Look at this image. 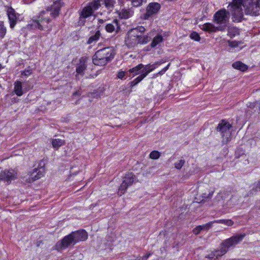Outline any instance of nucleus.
<instances>
[{
	"mask_svg": "<svg viewBox=\"0 0 260 260\" xmlns=\"http://www.w3.org/2000/svg\"><path fill=\"white\" fill-rule=\"evenodd\" d=\"M234 22H241L243 19V12L246 15L257 16L259 15L260 2L259 0H233L229 5Z\"/></svg>",
	"mask_w": 260,
	"mask_h": 260,
	"instance_id": "1",
	"label": "nucleus"
},
{
	"mask_svg": "<svg viewBox=\"0 0 260 260\" xmlns=\"http://www.w3.org/2000/svg\"><path fill=\"white\" fill-rule=\"evenodd\" d=\"M62 7L60 0H54L52 4L47 7L46 11H41L39 16L34 17L32 19L31 26L38 28L40 30L48 27V24L50 22L49 18V12L50 15L53 17H57L59 13L60 9Z\"/></svg>",
	"mask_w": 260,
	"mask_h": 260,
	"instance_id": "2",
	"label": "nucleus"
},
{
	"mask_svg": "<svg viewBox=\"0 0 260 260\" xmlns=\"http://www.w3.org/2000/svg\"><path fill=\"white\" fill-rule=\"evenodd\" d=\"M145 28L142 26H139L130 29L127 33L125 39V44L128 48H132L138 44L144 45L147 44L150 38L148 35H143Z\"/></svg>",
	"mask_w": 260,
	"mask_h": 260,
	"instance_id": "3",
	"label": "nucleus"
},
{
	"mask_svg": "<svg viewBox=\"0 0 260 260\" xmlns=\"http://www.w3.org/2000/svg\"><path fill=\"white\" fill-rule=\"evenodd\" d=\"M115 55L112 47H106L98 50L92 56V62L96 66H103L111 61Z\"/></svg>",
	"mask_w": 260,
	"mask_h": 260,
	"instance_id": "4",
	"label": "nucleus"
},
{
	"mask_svg": "<svg viewBox=\"0 0 260 260\" xmlns=\"http://www.w3.org/2000/svg\"><path fill=\"white\" fill-rule=\"evenodd\" d=\"M229 18V12L224 9H221L215 13L214 22L218 25L219 30L222 31L225 28Z\"/></svg>",
	"mask_w": 260,
	"mask_h": 260,
	"instance_id": "5",
	"label": "nucleus"
},
{
	"mask_svg": "<svg viewBox=\"0 0 260 260\" xmlns=\"http://www.w3.org/2000/svg\"><path fill=\"white\" fill-rule=\"evenodd\" d=\"M245 236V234H237L224 240L220 245L221 254H225L230 248L234 247L242 241Z\"/></svg>",
	"mask_w": 260,
	"mask_h": 260,
	"instance_id": "6",
	"label": "nucleus"
},
{
	"mask_svg": "<svg viewBox=\"0 0 260 260\" xmlns=\"http://www.w3.org/2000/svg\"><path fill=\"white\" fill-rule=\"evenodd\" d=\"M231 124L225 120H222L218 125L217 130L220 133L222 142L227 143L231 140Z\"/></svg>",
	"mask_w": 260,
	"mask_h": 260,
	"instance_id": "7",
	"label": "nucleus"
},
{
	"mask_svg": "<svg viewBox=\"0 0 260 260\" xmlns=\"http://www.w3.org/2000/svg\"><path fill=\"white\" fill-rule=\"evenodd\" d=\"M101 6L100 0H94L93 2L89 3L88 6L82 9L80 13V21H82V19L91 16L94 12L98 10Z\"/></svg>",
	"mask_w": 260,
	"mask_h": 260,
	"instance_id": "8",
	"label": "nucleus"
},
{
	"mask_svg": "<svg viewBox=\"0 0 260 260\" xmlns=\"http://www.w3.org/2000/svg\"><path fill=\"white\" fill-rule=\"evenodd\" d=\"M136 178L132 173H127L123 178V181L119 187L118 194H123L127 187L136 181Z\"/></svg>",
	"mask_w": 260,
	"mask_h": 260,
	"instance_id": "9",
	"label": "nucleus"
},
{
	"mask_svg": "<svg viewBox=\"0 0 260 260\" xmlns=\"http://www.w3.org/2000/svg\"><path fill=\"white\" fill-rule=\"evenodd\" d=\"M76 244L71 234L66 236L61 240L56 243L55 249L58 251L64 250L68 247Z\"/></svg>",
	"mask_w": 260,
	"mask_h": 260,
	"instance_id": "10",
	"label": "nucleus"
},
{
	"mask_svg": "<svg viewBox=\"0 0 260 260\" xmlns=\"http://www.w3.org/2000/svg\"><path fill=\"white\" fill-rule=\"evenodd\" d=\"M160 9V5L156 2L149 3L146 7V12L143 15L144 20H148L153 15L157 14Z\"/></svg>",
	"mask_w": 260,
	"mask_h": 260,
	"instance_id": "11",
	"label": "nucleus"
},
{
	"mask_svg": "<svg viewBox=\"0 0 260 260\" xmlns=\"http://www.w3.org/2000/svg\"><path fill=\"white\" fill-rule=\"evenodd\" d=\"M17 178V173L13 169L5 170L0 173V179L9 184Z\"/></svg>",
	"mask_w": 260,
	"mask_h": 260,
	"instance_id": "12",
	"label": "nucleus"
},
{
	"mask_svg": "<svg viewBox=\"0 0 260 260\" xmlns=\"http://www.w3.org/2000/svg\"><path fill=\"white\" fill-rule=\"evenodd\" d=\"M71 234L76 244L81 241H84L88 238V234L84 230L73 232Z\"/></svg>",
	"mask_w": 260,
	"mask_h": 260,
	"instance_id": "13",
	"label": "nucleus"
},
{
	"mask_svg": "<svg viewBox=\"0 0 260 260\" xmlns=\"http://www.w3.org/2000/svg\"><path fill=\"white\" fill-rule=\"evenodd\" d=\"M163 62L161 61H156L153 64H148L147 65H144L142 68V75L145 78L148 75L149 73L152 72L156 68L162 64Z\"/></svg>",
	"mask_w": 260,
	"mask_h": 260,
	"instance_id": "14",
	"label": "nucleus"
},
{
	"mask_svg": "<svg viewBox=\"0 0 260 260\" xmlns=\"http://www.w3.org/2000/svg\"><path fill=\"white\" fill-rule=\"evenodd\" d=\"M7 14L9 21L10 27L11 28H13L16 24L17 20L15 11L11 7H7Z\"/></svg>",
	"mask_w": 260,
	"mask_h": 260,
	"instance_id": "15",
	"label": "nucleus"
},
{
	"mask_svg": "<svg viewBox=\"0 0 260 260\" xmlns=\"http://www.w3.org/2000/svg\"><path fill=\"white\" fill-rule=\"evenodd\" d=\"M88 58L86 57H82L79 59V63H77L76 66V72L77 75L83 76L84 74V71L87 68Z\"/></svg>",
	"mask_w": 260,
	"mask_h": 260,
	"instance_id": "16",
	"label": "nucleus"
},
{
	"mask_svg": "<svg viewBox=\"0 0 260 260\" xmlns=\"http://www.w3.org/2000/svg\"><path fill=\"white\" fill-rule=\"evenodd\" d=\"M45 173V169L43 167L36 168L30 175V178L32 181L37 180L42 177Z\"/></svg>",
	"mask_w": 260,
	"mask_h": 260,
	"instance_id": "17",
	"label": "nucleus"
},
{
	"mask_svg": "<svg viewBox=\"0 0 260 260\" xmlns=\"http://www.w3.org/2000/svg\"><path fill=\"white\" fill-rule=\"evenodd\" d=\"M14 91L15 93L18 96H21L23 95L24 91H28L30 88H24L22 89V83L21 81H16L14 84Z\"/></svg>",
	"mask_w": 260,
	"mask_h": 260,
	"instance_id": "18",
	"label": "nucleus"
},
{
	"mask_svg": "<svg viewBox=\"0 0 260 260\" xmlns=\"http://www.w3.org/2000/svg\"><path fill=\"white\" fill-rule=\"evenodd\" d=\"M119 27L118 21L114 19L111 23L106 24L105 29L108 32L112 33L115 30L117 31Z\"/></svg>",
	"mask_w": 260,
	"mask_h": 260,
	"instance_id": "19",
	"label": "nucleus"
},
{
	"mask_svg": "<svg viewBox=\"0 0 260 260\" xmlns=\"http://www.w3.org/2000/svg\"><path fill=\"white\" fill-rule=\"evenodd\" d=\"M119 17L120 19H127L131 17L133 13L129 9H123L117 12Z\"/></svg>",
	"mask_w": 260,
	"mask_h": 260,
	"instance_id": "20",
	"label": "nucleus"
},
{
	"mask_svg": "<svg viewBox=\"0 0 260 260\" xmlns=\"http://www.w3.org/2000/svg\"><path fill=\"white\" fill-rule=\"evenodd\" d=\"M201 28L205 31L209 32H214L217 30H219L218 29V26H215L212 23H206L202 25Z\"/></svg>",
	"mask_w": 260,
	"mask_h": 260,
	"instance_id": "21",
	"label": "nucleus"
},
{
	"mask_svg": "<svg viewBox=\"0 0 260 260\" xmlns=\"http://www.w3.org/2000/svg\"><path fill=\"white\" fill-rule=\"evenodd\" d=\"M143 67V64L142 63H140L137 66L129 69L128 72L129 73H133V77H134L137 75H141L142 73Z\"/></svg>",
	"mask_w": 260,
	"mask_h": 260,
	"instance_id": "22",
	"label": "nucleus"
},
{
	"mask_svg": "<svg viewBox=\"0 0 260 260\" xmlns=\"http://www.w3.org/2000/svg\"><path fill=\"white\" fill-rule=\"evenodd\" d=\"M101 37V33L100 30H97L94 35H91L87 41L88 44H91L97 42Z\"/></svg>",
	"mask_w": 260,
	"mask_h": 260,
	"instance_id": "23",
	"label": "nucleus"
},
{
	"mask_svg": "<svg viewBox=\"0 0 260 260\" xmlns=\"http://www.w3.org/2000/svg\"><path fill=\"white\" fill-rule=\"evenodd\" d=\"M232 67L236 69L239 70L241 71H246L248 67L244 63H242L241 61H236L233 63Z\"/></svg>",
	"mask_w": 260,
	"mask_h": 260,
	"instance_id": "24",
	"label": "nucleus"
},
{
	"mask_svg": "<svg viewBox=\"0 0 260 260\" xmlns=\"http://www.w3.org/2000/svg\"><path fill=\"white\" fill-rule=\"evenodd\" d=\"M163 41V37L161 35H157L155 37H154L151 43V47L152 48H154L158 44L161 43Z\"/></svg>",
	"mask_w": 260,
	"mask_h": 260,
	"instance_id": "25",
	"label": "nucleus"
},
{
	"mask_svg": "<svg viewBox=\"0 0 260 260\" xmlns=\"http://www.w3.org/2000/svg\"><path fill=\"white\" fill-rule=\"evenodd\" d=\"M64 141L62 139H54L52 140V146L56 149H58L60 146L64 145Z\"/></svg>",
	"mask_w": 260,
	"mask_h": 260,
	"instance_id": "26",
	"label": "nucleus"
},
{
	"mask_svg": "<svg viewBox=\"0 0 260 260\" xmlns=\"http://www.w3.org/2000/svg\"><path fill=\"white\" fill-rule=\"evenodd\" d=\"M221 249L215 250L214 252H212L209 254L206 255L205 257L206 258H209L210 259H216L221 256L223 254H221L220 253Z\"/></svg>",
	"mask_w": 260,
	"mask_h": 260,
	"instance_id": "27",
	"label": "nucleus"
},
{
	"mask_svg": "<svg viewBox=\"0 0 260 260\" xmlns=\"http://www.w3.org/2000/svg\"><path fill=\"white\" fill-rule=\"evenodd\" d=\"M32 69L28 67L20 72V77L22 78H26L30 76L32 74Z\"/></svg>",
	"mask_w": 260,
	"mask_h": 260,
	"instance_id": "28",
	"label": "nucleus"
},
{
	"mask_svg": "<svg viewBox=\"0 0 260 260\" xmlns=\"http://www.w3.org/2000/svg\"><path fill=\"white\" fill-rule=\"evenodd\" d=\"M213 223H221L226 225L228 226H232L234 224V222L231 219H219L213 221Z\"/></svg>",
	"mask_w": 260,
	"mask_h": 260,
	"instance_id": "29",
	"label": "nucleus"
},
{
	"mask_svg": "<svg viewBox=\"0 0 260 260\" xmlns=\"http://www.w3.org/2000/svg\"><path fill=\"white\" fill-rule=\"evenodd\" d=\"M101 2H103L105 7L108 9H113L114 7L116 2L115 0H100Z\"/></svg>",
	"mask_w": 260,
	"mask_h": 260,
	"instance_id": "30",
	"label": "nucleus"
},
{
	"mask_svg": "<svg viewBox=\"0 0 260 260\" xmlns=\"http://www.w3.org/2000/svg\"><path fill=\"white\" fill-rule=\"evenodd\" d=\"M7 32V28L3 21H0V38L3 39Z\"/></svg>",
	"mask_w": 260,
	"mask_h": 260,
	"instance_id": "31",
	"label": "nucleus"
},
{
	"mask_svg": "<svg viewBox=\"0 0 260 260\" xmlns=\"http://www.w3.org/2000/svg\"><path fill=\"white\" fill-rule=\"evenodd\" d=\"M213 192L214 191L213 190H208L207 192L203 193L202 194V200L204 201L210 199L212 197Z\"/></svg>",
	"mask_w": 260,
	"mask_h": 260,
	"instance_id": "32",
	"label": "nucleus"
},
{
	"mask_svg": "<svg viewBox=\"0 0 260 260\" xmlns=\"http://www.w3.org/2000/svg\"><path fill=\"white\" fill-rule=\"evenodd\" d=\"M213 224V221H212L209 222L208 223H207L206 224L200 225V226L202 231H207L212 226Z\"/></svg>",
	"mask_w": 260,
	"mask_h": 260,
	"instance_id": "33",
	"label": "nucleus"
},
{
	"mask_svg": "<svg viewBox=\"0 0 260 260\" xmlns=\"http://www.w3.org/2000/svg\"><path fill=\"white\" fill-rule=\"evenodd\" d=\"M189 37L190 39L196 41H199L200 40V37L199 34L195 31L191 32L189 36Z\"/></svg>",
	"mask_w": 260,
	"mask_h": 260,
	"instance_id": "34",
	"label": "nucleus"
},
{
	"mask_svg": "<svg viewBox=\"0 0 260 260\" xmlns=\"http://www.w3.org/2000/svg\"><path fill=\"white\" fill-rule=\"evenodd\" d=\"M159 156L160 153L157 151H153L149 154L150 158L153 159H156L158 158Z\"/></svg>",
	"mask_w": 260,
	"mask_h": 260,
	"instance_id": "35",
	"label": "nucleus"
},
{
	"mask_svg": "<svg viewBox=\"0 0 260 260\" xmlns=\"http://www.w3.org/2000/svg\"><path fill=\"white\" fill-rule=\"evenodd\" d=\"M185 163V160L180 159L175 163V168L177 169H180Z\"/></svg>",
	"mask_w": 260,
	"mask_h": 260,
	"instance_id": "36",
	"label": "nucleus"
},
{
	"mask_svg": "<svg viewBox=\"0 0 260 260\" xmlns=\"http://www.w3.org/2000/svg\"><path fill=\"white\" fill-rule=\"evenodd\" d=\"M248 106L250 108H254L255 107H258L259 113H260V101L253 103H249Z\"/></svg>",
	"mask_w": 260,
	"mask_h": 260,
	"instance_id": "37",
	"label": "nucleus"
},
{
	"mask_svg": "<svg viewBox=\"0 0 260 260\" xmlns=\"http://www.w3.org/2000/svg\"><path fill=\"white\" fill-rule=\"evenodd\" d=\"M252 190L260 191V179L253 184Z\"/></svg>",
	"mask_w": 260,
	"mask_h": 260,
	"instance_id": "38",
	"label": "nucleus"
},
{
	"mask_svg": "<svg viewBox=\"0 0 260 260\" xmlns=\"http://www.w3.org/2000/svg\"><path fill=\"white\" fill-rule=\"evenodd\" d=\"M132 4L134 7H137L140 6L142 4L143 0H131Z\"/></svg>",
	"mask_w": 260,
	"mask_h": 260,
	"instance_id": "39",
	"label": "nucleus"
},
{
	"mask_svg": "<svg viewBox=\"0 0 260 260\" xmlns=\"http://www.w3.org/2000/svg\"><path fill=\"white\" fill-rule=\"evenodd\" d=\"M240 44V42H237V41H231L229 42V45L230 46L233 47V48H236L239 46V44Z\"/></svg>",
	"mask_w": 260,
	"mask_h": 260,
	"instance_id": "40",
	"label": "nucleus"
},
{
	"mask_svg": "<svg viewBox=\"0 0 260 260\" xmlns=\"http://www.w3.org/2000/svg\"><path fill=\"white\" fill-rule=\"evenodd\" d=\"M145 77L142 75H140L138 77L135 78L134 80L135 82L137 85L139 83H140L143 79H144Z\"/></svg>",
	"mask_w": 260,
	"mask_h": 260,
	"instance_id": "41",
	"label": "nucleus"
},
{
	"mask_svg": "<svg viewBox=\"0 0 260 260\" xmlns=\"http://www.w3.org/2000/svg\"><path fill=\"white\" fill-rule=\"evenodd\" d=\"M201 231L202 230L200 225H198L193 230L192 232L195 235H198Z\"/></svg>",
	"mask_w": 260,
	"mask_h": 260,
	"instance_id": "42",
	"label": "nucleus"
},
{
	"mask_svg": "<svg viewBox=\"0 0 260 260\" xmlns=\"http://www.w3.org/2000/svg\"><path fill=\"white\" fill-rule=\"evenodd\" d=\"M125 76V72L122 71H120L117 73V78L119 79H122Z\"/></svg>",
	"mask_w": 260,
	"mask_h": 260,
	"instance_id": "43",
	"label": "nucleus"
},
{
	"mask_svg": "<svg viewBox=\"0 0 260 260\" xmlns=\"http://www.w3.org/2000/svg\"><path fill=\"white\" fill-rule=\"evenodd\" d=\"M231 203H233V205L237 204V201L235 197H232V198L230 199V200L229 201V204H230Z\"/></svg>",
	"mask_w": 260,
	"mask_h": 260,
	"instance_id": "44",
	"label": "nucleus"
},
{
	"mask_svg": "<svg viewBox=\"0 0 260 260\" xmlns=\"http://www.w3.org/2000/svg\"><path fill=\"white\" fill-rule=\"evenodd\" d=\"M232 30H234V31L235 32H237L238 31V29H236V28H233V29H230L228 31V33L230 34V36L231 37H234L236 35L234 34H231V31Z\"/></svg>",
	"mask_w": 260,
	"mask_h": 260,
	"instance_id": "45",
	"label": "nucleus"
},
{
	"mask_svg": "<svg viewBox=\"0 0 260 260\" xmlns=\"http://www.w3.org/2000/svg\"><path fill=\"white\" fill-rule=\"evenodd\" d=\"M170 65V63H169L166 67H165L164 68L162 69L163 70L165 71V72H166L168 70Z\"/></svg>",
	"mask_w": 260,
	"mask_h": 260,
	"instance_id": "46",
	"label": "nucleus"
},
{
	"mask_svg": "<svg viewBox=\"0 0 260 260\" xmlns=\"http://www.w3.org/2000/svg\"><path fill=\"white\" fill-rule=\"evenodd\" d=\"M170 65V63H169L166 67H165L164 68L162 69L163 70L165 71V72H166L168 70Z\"/></svg>",
	"mask_w": 260,
	"mask_h": 260,
	"instance_id": "47",
	"label": "nucleus"
},
{
	"mask_svg": "<svg viewBox=\"0 0 260 260\" xmlns=\"http://www.w3.org/2000/svg\"><path fill=\"white\" fill-rule=\"evenodd\" d=\"M130 84H131V87L135 86L137 85L136 83L135 82L134 80H133L132 81H131L130 83Z\"/></svg>",
	"mask_w": 260,
	"mask_h": 260,
	"instance_id": "48",
	"label": "nucleus"
},
{
	"mask_svg": "<svg viewBox=\"0 0 260 260\" xmlns=\"http://www.w3.org/2000/svg\"><path fill=\"white\" fill-rule=\"evenodd\" d=\"M105 22V20L103 19H99L98 20V25L103 23Z\"/></svg>",
	"mask_w": 260,
	"mask_h": 260,
	"instance_id": "49",
	"label": "nucleus"
},
{
	"mask_svg": "<svg viewBox=\"0 0 260 260\" xmlns=\"http://www.w3.org/2000/svg\"><path fill=\"white\" fill-rule=\"evenodd\" d=\"M165 71L163 70V69H162L161 71H160L158 73V75H163L164 73H165Z\"/></svg>",
	"mask_w": 260,
	"mask_h": 260,
	"instance_id": "50",
	"label": "nucleus"
},
{
	"mask_svg": "<svg viewBox=\"0 0 260 260\" xmlns=\"http://www.w3.org/2000/svg\"><path fill=\"white\" fill-rule=\"evenodd\" d=\"M73 169H74L73 167L71 168V175H72V174L74 175H76V173L74 174V173L73 172Z\"/></svg>",
	"mask_w": 260,
	"mask_h": 260,
	"instance_id": "51",
	"label": "nucleus"
},
{
	"mask_svg": "<svg viewBox=\"0 0 260 260\" xmlns=\"http://www.w3.org/2000/svg\"><path fill=\"white\" fill-rule=\"evenodd\" d=\"M79 95V92L78 91H76V92H75L74 93V94H73V95H74V96H76V95Z\"/></svg>",
	"mask_w": 260,
	"mask_h": 260,
	"instance_id": "52",
	"label": "nucleus"
}]
</instances>
